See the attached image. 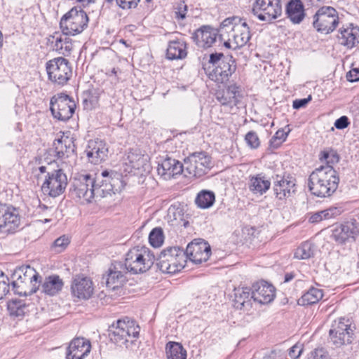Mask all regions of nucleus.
Returning <instances> with one entry per match:
<instances>
[{
	"label": "nucleus",
	"instance_id": "57",
	"mask_svg": "<svg viewBox=\"0 0 359 359\" xmlns=\"http://www.w3.org/2000/svg\"><path fill=\"white\" fill-rule=\"evenodd\" d=\"M346 79L349 82H355L359 81V68H353L346 74Z\"/></svg>",
	"mask_w": 359,
	"mask_h": 359
},
{
	"label": "nucleus",
	"instance_id": "8",
	"mask_svg": "<svg viewBox=\"0 0 359 359\" xmlns=\"http://www.w3.org/2000/svg\"><path fill=\"white\" fill-rule=\"evenodd\" d=\"M312 24L318 32L330 34L339 24L338 13L333 7L323 6L313 15Z\"/></svg>",
	"mask_w": 359,
	"mask_h": 359
},
{
	"label": "nucleus",
	"instance_id": "21",
	"mask_svg": "<svg viewBox=\"0 0 359 359\" xmlns=\"http://www.w3.org/2000/svg\"><path fill=\"white\" fill-rule=\"evenodd\" d=\"M185 171L184 163L167 157L158 163L157 172L158 175L164 180H170L176 175H180Z\"/></svg>",
	"mask_w": 359,
	"mask_h": 359
},
{
	"label": "nucleus",
	"instance_id": "4",
	"mask_svg": "<svg viewBox=\"0 0 359 359\" xmlns=\"http://www.w3.org/2000/svg\"><path fill=\"white\" fill-rule=\"evenodd\" d=\"M95 198H104L120 192L125 187L122 176L113 170H104L93 177Z\"/></svg>",
	"mask_w": 359,
	"mask_h": 359
},
{
	"label": "nucleus",
	"instance_id": "53",
	"mask_svg": "<svg viewBox=\"0 0 359 359\" xmlns=\"http://www.w3.org/2000/svg\"><path fill=\"white\" fill-rule=\"evenodd\" d=\"M302 351L303 348L302 347V345L295 344L290 348L289 356L292 359H297L300 356Z\"/></svg>",
	"mask_w": 359,
	"mask_h": 359
},
{
	"label": "nucleus",
	"instance_id": "16",
	"mask_svg": "<svg viewBox=\"0 0 359 359\" xmlns=\"http://www.w3.org/2000/svg\"><path fill=\"white\" fill-rule=\"evenodd\" d=\"M184 253L186 260L189 259L195 264H201L209 259L211 248L204 240H194L188 244Z\"/></svg>",
	"mask_w": 359,
	"mask_h": 359
},
{
	"label": "nucleus",
	"instance_id": "28",
	"mask_svg": "<svg viewBox=\"0 0 359 359\" xmlns=\"http://www.w3.org/2000/svg\"><path fill=\"white\" fill-rule=\"evenodd\" d=\"M217 30L210 26L204 25L198 29L191 36L197 46L206 48L210 47L216 41Z\"/></svg>",
	"mask_w": 359,
	"mask_h": 359
},
{
	"label": "nucleus",
	"instance_id": "60",
	"mask_svg": "<svg viewBox=\"0 0 359 359\" xmlns=\"http://www.w3.org/2000/svg\"><path fill=\"white\" fill-rule=\"evenodd\" d=\"M289 132L290 130L287 132H285L283 129L278 130L275 135H273L274 140L278 139L279 141H280V142L283 143L286 140Z\"/></svg>",
	"mask_w": 359,
	"mask_h": 359
},
{
	"label": "nucleus",
	"instance_id": "36",
	"mask_svg": "<svg viewBox=\"0 0 359 359\" xmlns=\"http://www.w3.org/2000/svg\"><path fill=\"white\" fill-rule=\"evenodd\" d=\"M29 283L23 275L18 278L15 276V269L11 273V275L5 274L1 271V287H3V293L6 295L10 292L11 285L13 286V288L18 291L20 287H22V284L27 285Z\"/></svg>",
	"mask_w": 359,
	"mask_h": 359
},
{
	"label": "nucleus",
	"instance_id": "22",
	"mask_svg": "<svg viewBox=\"0 0 359 359\" xmlns=\"http://www.w3.org/2000/svg\"><path fill=\"white\" fill-rule=\"evenodd\" d=\"M85 153L90 162L99 164L107 158L108 147L105 142L102 140H90Z\"/></svg>",
	"mask_w": 359,
	"mask_h": 359
},
{
	"label": "nucleus",
	"instance_id": "11",
	"mask_svg": "<svg viewBox=\"0 0 359 359\" xmlns=\"http://www.w3.org/2000/svg\"><path fill=\"white\" fill-rule=\"evenodd\" d=\"M67 184V177L62 169L48 170V176H46L41 191L44 194L55 198L64 193Z\"/></svg>",
	"mask_w": 359,
	"mask_h": 359
},
{
	"label": "nucleus",
	"instance_id": "41",
	"mask_svg": "<svg viewBox=\"0 0 359 359\" xmlns=\"http://www.w3.org/2000/svg\"><path fill=\"white\" fill-rule=\"evenodd\" d=\"M26 309L27 304L24 300L13 299L7 303V310L11 316H23Z\"/></svg>",
	"mask_w": 359,
	"mask_h": 359
},
{
	"label": "nucleus",
	"instance_id": "29",
	"mask_svg": "<svg viewBox=\"0 0 359 359\" xmlns=\"http://www.w3.org/2000/svg\"><path fill=\"white\" fill-rule=\"evenodd\" d=\"M359 233V229L355 222H347L337 226L332 232V238L339 243H344L347 241L355 240Z\"/></svg>",
	"mask_w": 359,
	"mask_h": 359
},
{
	"label": "nucleus",
	"instance_id": "44",
	"mask_svg": "<svg viewBox=\"0 0 359 359\" xmlns=\"http://www.w3.org/2000/svg\"><path fill=\"white\" fill-rule=\"evenodd\" d=\"M315 245L306 241L298 247L294 254V257L298 259H307L314 255Z\"/></svg>",
	"mask_w": 359,
	"mask_h": 359
},
{
	"label": "nucleus",
	"instance_id": "59",
	"mask_svg": "<svg viewBox=\"0 0 359 359\" xmlns=\"http://www.w3.org/2000/svg\"><path fill=\"white\" fill-rule=\"evenodd\" d=\"M264 359H283V354L280 350H273L265 355Z\"/></svg>",
	"mask_w": 359,
	"mask_h": 359
},
{
	"label": "nucleus",
	"instance_id": "34",
	"mask_svg": "<svg viewBox=\"0 0 359 359\" xmlns=\"http://www.w3.org/2000/svg\"><path fill=\"white\" fill-rule=\"evenodd\" d=\"M233 306L237 309H248L252 307V290L248 287L234 289Z\"/></svg>",
	"mask_w": 359,
	"mask_h": 359
},
{
	"label": "nucleus",
	"instance_id": "30",
	"mask_svg": "<svg viewBox=\"0 0 359 359\" xmlns=\"http://www.w3.org/2000/svg\"><path fill=\"white\" fill-rule=\"evenodd\" d=\"M241 96V86L236 83L229 84L225 89L216 93V98L221 104L231 107L238 104Z\"/></svg>",
	"mask_w": 359,
	"mask_h": 359
},
{
	"label": "nucleus",
	"instance_id": "52",
	"mask_svg": "<svg viewBox=\"0 0 359 359\" xmlns=\"http://www.w3.org/2000/svg\"><path fill=\"white\" fill-rule=\"evenodd\" d=\"M312 100L311 95H309L306 98L297 99L293 101L292 107L295 109H299L305 107L308 103Z\"/></svg>",
	"mask_w": 359,
	"mask_h": 359
},
{
	"label": "nucleus",
	"instance_id": "13",
	"mask_svg": "<svg viewBox=\"0 0 359 359\" xmlns=\"http://www.w3.org/2000/svg\"><path fill=\"white\" fill-rule=\"evenodd\" d=\"M48 79L58 85H65L72 76V68L69 61L62 57L49 60L46 63Z\"/></svg>",
	"mask_w": 359,
	"mask_h": 359
},
{
	"label": "nucleus",
	"instance_id": "12",
	"mask_svg": "<svg viewBox=\"0 0 359 359\" xmlns=\"http://www.w3.org/2000/svg\"><path fill=\"white\" fill-rule=\"evenodd\" d=\"M185 172L196 178L205 175L211 168V158L206 152H195L184 158Z\"/></svg>",
	"mask_w": 359,
	"mask_h": 359
},
{
	"label": "nucleus",
	"instance_id": "38",
	"mask_svg": "<svg viewBox=\"0 0 359 359\" xmlns=\"http://www.w3.org/2000/svg\"><path fill=\"white\" fill-rule=\"evenodd\" d=\"M270 186L271 182L262 174H259L250 178L249 189L254 194L262 195L269 189Z\"/></svg>",
	"mask_w": 359,
	"mask_h": 359
},
{
	"label": "nucleus",
	"instance_id": "6",
	"mask_svg": "<svg viewBox=\"0 0 359 359\" xmlns=\"http://www.w3.org/2000/svg\"><path fill=\"white\" fill-rule=\"evenodd\" d=\"M88 17L80 7H74L62 16L60 26L64 35H72L81 33L88 26Z\"/></svg>",
	"mask_w": 359,
	"mask_h": 359
},
{
	"label": "nucleus",
	"instance_id": "26",
	"mask_svg": "<svg viewBox=\"0 0 359 359\" xmlns=\"http://www.w3.org/2000/svg\"><path fill=\"white\" fill-rule=\"evenodd\" d=\"M72 292L74 297L81 299H88L93 294V283L87 277H76L71 285Z\"/></svg>",
	"mask_w": 359,
	"mask_h": 359
},
{
	"label": "nucleus",
	"instance_id": "64",
	"mask_svg": "<svg viewBox=\"0 0 359 359\" xmlns=\"http://www.w3.org/2000/svg\"><path fill=\"white\" fill-rule=\"evenodd\" d=\"M295 275L294 273H287L285 275V278H284V282L285 283H288L290 281H291L294 278Z\"/></svg>",
	"mask_w": 359,
	"mask_h": 359
},
{
	"label": "nucleus",
	"instance_id": "37",
	"mask_svg": "<svg viewBox=\"0 0 359 359\" xmlns=\"http://www.w3.org/2000/svg\"><path fill=\"white\" fill-rule=\"evenodd\" d=\"M187 55V43L182 40L170 41L168 43L166 57L168 59L179 60L185 58Z\"/></svg>",
	"mask_w": 359,
	"mask_h": 359
},
{
	"label": "nucleus",
	"instance_id": "19",
	"mask_svg": "<svg viewBox=\"0 0 359 359\" xmlns=\"http://www.w3.org/2000/svg\"><path fill=\"white\" fill-rule=\"evenodd\" d=\"M75 145L72 138L67 136H62L55 139L53 144V148L48 149L45 155L53 156V158L63 159L68 158L75 151Z\"/></svg>",
	"mask_w": 359,
	"mask_h": 359
},
{
	"label": "nucleus",
	"instance_id": "33",
	"mask_svg": "<svg viewBox=\"0 0 359 359\" xmlns=\"http://www.w3.org/2000/svg\"><path fill=\"white\" fill-rule=\"evenodd\" d=\"M358 36H359V27L350 24L346 28L339 29L337 39L341 45L352 48L359 43Z\"/></svg>",
	"mask_w": 359,
	"mask_h": 359
},
{
	"label": "nucleus",
	"instance_id": "20",
	"mask_svg": "<svg viewBox=\"0 0 359 359\" xmlns=\"http://www.w3.org/2000/svg\"><path fill=\"white\" fill-rule=\"evenodd\" d=\"M123 264L121 262H115L111 264L106 275L102 277V282L105 281L106 285L110 290L118 288L126 280Z\"/></svg>",
	"mask_w": 359,
	"mask_h": 359
},
{
	"label": "nucleus",
	"instance_id": "50",
	"mask_svg": "<svg viewBox=\"0 0 359 359\" xmlns=\"http://www.w3.org/2000/svg\"><path fill=\"white\" fill-rule=\"evenodd\" d=\"M244 20V18H239L237 16H233L230 18H227L222 21L220 25V29H224L226 28H229L232 31L236 26L238 25V23L241 22Z\"/></svg>",
	"mask_w": 359,
	"mask_h": 359
},
{
	"label": "nucleus",
	"instance_id": "51",
	"mask_svg": "<svg viewBox=\"0 0 359 359\" xmlns=\"http://www.w3.org/2000/svg\"><path fill=\"white\" fill-rule=\"evenodd\" d=\"M187 10V6L184 1L178 2L177 6L175 7V18L178 20L185 19Z\"/></svg>",
	"mask_w": 359,
	"mask_h": 359
},
{
	"label": "nucleus",
	"instance_id": "24",
	"mask_svg": "<svg viewBox=\"0 0 359 359\" xmlns=\"http://www.w3.org/2000/svg\"><path fill=\"white\" fill-rule=\"evenodd\" d=\"M148 156L142 154L137 150H130L127 156V158L125 161V169L126 172L128 173L135 172L136 170L139 172L145 171L149 167L147 163Z\"/></svg>",
	"mask_w": 359,
	"mask_h": 359
},
{
	"label": "nucleus",
	"instance_id": "2",
	"mask_svg": "<svg viewBox=\"0 0 359 359\" xmlns=\"http://www.w3.org/2000/svg\"><path fill=\"white\" fill-rule=\"evenodd\" d=\"M207 76L217 83H226L236 70V63L232 56L222 53H211L208 63L203 64Z\"/></svg>",
	"mask_w": 359,
	"mask_h": 359
},
{
	"label": "nucleus",
	"instance_id": "9",
	"mask_svg": "<svg viewBox=\"0 0 359 359\" xmlns=\"http://www.w3.org/2000/svg\"><path fill=\"white\" fill-rule=\"evenodd\" d=\"M76 103L68 95L60 93L50 98V109L53 116L59 121H66L73 116Z\"/></svg>",
	"mask_w": 359,
	"mask_h": 359
},
{
	"label": "nucleus",
	"instance_id": "32",
	"mask_svg": "<svg viewBox=\"0 0 359 359\" xmlns=\"http://www.w3.org/2000/svg\"><path fill=\"white\" fill-rule=\"evenodd\" d=\"M246 18L238 24L232 30V42L235 45L233 49L241 48L245 46L251 38L250 29Z\"/></svg>",
	"mask_w": 359,
	"mask_h": 359
},
{
	"label": "nucleus",
	"instance_id": "48",
	"mask_svg": "<svg viewBox=\"0 0 359 359\" xmlns=\"http://www.w3.org/2000/svg\"><path fill=\"white\" fill-rule=\"evenodd\" d=\"M246 144L251 149H257L260 145L259 138L255 131H249L245 136Z\"/></svg>",
	"mask_w": 359,
	"mask_h": 359
},
{
	"label": "nucleus",
	"instance_id": "62",
	"mask_svg": "<svg viewBox=\"0 0 359 359\" xmlns=\"http://www.w3.org/2000/svg\"><path fill=\"white\" fill-rule=\"evenodd\" d=\"M328 210L330 212V215L331 216L332 218L335 217L341 213V208L337 207H331L328 208Z\"/></svg>",
	"mask_w": 359,
	"mask_h": 359
},
{
	"label": "nucleus",
	"instance_id": "5",
	"mask_svg": "<svg viewBox=\"0 0 359 359\" xmlns=\"http://www.w3.org/2000/svg\"><path fill=\"white\" fill-rule=\"evenodd\" d=\"M157 268L163 273H175L185 266L184 250L179 247H168L156 258Z\"/></svg>",
	"mask_w": 359,
	"mask_h": 359
},
{
	"label": "nucleus",
	"instance_id": "1",
	"mask_svg": "<svg viewBox=\"0 0 359 359\" xmlns=\"http://www.w3.org/2000/svg\"><path fill=\"white\" fill-rule=\"evenodd\" d=\"M339 177L330 165L316 168L309 175L308 187L311 193L320 198L332 196L337 189Z\"/></svg>",
	"mask_w": 359,
	"mask_h": 359
},
{
	"label": "nucleus",
	"instance_id": "39",
	"mask_svg": "<svg viewBox=\"0 0 359 359\" xmlns=\"http://www.w3.org/2000/svg\"><path fill=\"white\" fill-rule=\"evenodd\" d=\"M323 297L320 289L311 287L298 299V304L302 306L311 305L318 303Z\"/></svg>",
	"mask_w": 359,
	"mask_h": 359
},
{
	"label": "nucleus",
	"instance_id": "47",
	"mask_svg": "<svg viewBox=\"0 0 359 359\" xmlns=\"http://www.w3.org/2000/svg\"><path fill=\"white\" fill-rule=\"evenodd\" d=\"M69 243V238L65 235H63L55 240L51 245V249L55 252L60 253L64 251Z\"/></svg>",
	"mask_w": 359,
	"mask_h": 359
},
{
	"label": "nucleus",
	"instance_id": "18",
	"mask_svg": "<svg viewBox=\"0 0 359 359\" xmlns=\"http://www.w3.org/2000/svg\"><path fill=\"white\" fill-rule=\"evenodd\" d=\"M273 180V190L278 200H285L294 193L296 180L294 177L290 175H276Z\"/></svg>",
	"mask_w": 359,
	"mask_h": 359
},
{
	"label": "nucleus",
	"instance_id": "40",
	"mask_svg": "<svg viewBox=\"0 0 359 359\" xmlns=\"http://www.w3.org/2000/svg\"><path fill=\"white\" fill-rule=\"evenodd\" d=\"M165 350L168 359H187V351L178 342L169 341Z\"/></svg>",
	"mask_w": 359,
	"mask_h": 359
},
{
	"label": "nucleus",
	"instance_id": "63",
	"mask_svg": "<svg viewBox=\"0 0 359 359\" xmlns=\"http://www.w3.org/2000/svg\"><path fill=\"white\" fill-rule=\"evenodd\" d=\"M281 144L282 142H280V141H279L278 139H275L274 140V136H273L269 141V146L273 149L278 148Z\"/></svg>",
	"mask_w": 359,
	"mask_h": 359
},
{
	"label": "nucleus",
	"instance_id": "61",
	"mask_svg": "<svg viewBox=\"0 0 359 359\" xmlns=\"http://www.w3.org/2000/svg\"><path fill=\"white\" fill-rule=\"evenodd\" d=\"M324 219V217H323V214H321V211L316 212L313 213L310 217H309V222L311 223H317Z\"/></svg>",
	"mask_w": 359,
	"mask_h": 359
},
{
	"label": "nucleus",
	"instance_id": "42",
	"mask_svg": "<svg viewBox=\"0 0 359 359\" xmlns=\"http://www.w3.org/2000/svg\"><path fill=\"white\" fill-rule=\"evenodd\" d=\"M23 275L26 278L28 283H40L41 276L39 274L34 270V268L30 267L29 266H22L21 267L15 269V276L18 278L20 277V276Z\"/></svg>",
	"mask_w": 359,
	"mask_h": 359
},
{
	"label": "nucleus",
	"instance_id": "55",
	"mask_svg": "<svg viewBox=\"0 0 359 359\" xmlns=\"http://www.w3.org/2000/svg\"><path fill=\"white\" fill-rule=\"evenodd\" d=\"M11 290L13 292V293L15 294H18L20 296H22V295L27 296L28 294H32L34 292H36V287H35V284H34V287L29 292H27L26 290V286L24 285V284H22V287H20L18 289V291H17L15 289H14L13 285H11Z\"/></svg>",
	"mask_w": 359,
	"mask_h": 359
},
{
	"label": "nucleus",
	"instance_id": "7",
	"mask_svg": "<svg viewBox=\"0 0 359 359\" xmlns=\"http://www.w3.org/2000/svg\"><path fill=\"white\" fill-rule=\"evenodd\" d=\"M109 332L111 341L119 346H128L129 341L133 343V339L138 337L140 327L135 325L133 321L118 320L116 325H112L109 327Z\"/></svg>",
	"mask_w": 359,
	"mask_h": 359
},
{
	"label": "nucleus",
	"instance_id": "14",
	"mask_svg": "<svg viewBox=\"0 0 359 359\" xmlns=\"http://www.w3.org/2000/svg\"><path fill=\"white\" fill-rule=\"evenodd\" d=\"M251 12L260 21L275 20L282 13L281 0H256Z\"/></svg>",
	"mask_w": 359,
	"mask_h": 359
},
{
	"label": "nucleus",
	"instance_id": "31",
	"mask_svg": "<svg viewBox=\"0 0 359 359\" xmlns=\"http://www.w3.org/2000/svg\"><path fill=\"white\" fill-rule=\"evenodd\" d=\"M286 18L294 25H299L306 17L304 4L302 0H289L285 5Z\"/></svg>",
	"mask_w": 359,
	"mask_h": 359
},
{
	"label": "nucleus",
	"instance_id": "10",
	"mask_svg": "<svg viewBox=\"0 0 359 359\" xmlns=\"http://www.w3.org/2000/svg\"><path fill=\"white\" fill-rule=\"evenodd\" d=\"M93 177L90 174L79 175L73 178L69 189L72 197L90 203L95 198Z\"/></svg>",
	"mask_w": 359,
	"mask_h": 359
},
{
	"label": "nucleus",
	"instance_id": "25",
	"mask_svg": "<svg viewBox=\"0 0 359 359\" xmlns=\"http://www.w3.org/2000/svg\"><path fill=\"white\" fill-rule=\"evenodd\" d=\"M91 349V345L88 340L83 337H77L70 342L67 354V359H83Z\"/></svg>",
	"mask_w": 359,
	"mask_h": 359
},
{
	"label": "nucleus",
	"instance_id": "15",
	"mask_svg": "<svg viewBox=\"0 0 359 359\" xmlns=\"http://www.w3.org/2000/svg\"><path fill=\"white\" fill-rule=\"evenodd\" d=\"M332 343L337 346L351 344L353 339V330L348 319L344 318L335 320L329 332Z\"/></svg>",
	"mask_w": 359,
	"mask_h": 359
},
{
	"label": "nucleus",
	"instance_id": "56",
	"mask_svg": "<svg viewBox=\"0 0 359 359\" xmlns=\"http://www.w3.org/2000/svg\"><path fill=\"white\" fill-rule=\"evenodd\" d=\"M313 359H329L327 352L323 348H316L312 352Z\"/></svg>",
	"mask_w": 359,
	"mask_h": 359
},
{
	"label": "nucleus",
	"instance_id": "27",
	"mask_svg": "<svg viewBox=\"0 0 359 359\" xmlns=\"http://www.w3.org/2000/svg\"><path fill=\"white\" fill-rule=\"evenodd\" d=\"M67 36L59 33L50 35L48 37V45L59 54L68 56L71 54L73 44L72 39Z\"/></svg>",
	"mask_w": 359,
	"mask_h": 359
},
{
	"label": "nucleus",
	"instance_id": "23",
	"mask_svg": "<svg viewBox=\"0 0 359 359\" xmlns=\"http://www.w3.org/2000/svg\"><path fill=\"white\" fill-rule=\"evenodd\" d=\"M252 290L253 301L260 304L270 303L275 297V287L264 280L255 283Z\"/></svg>",
	"mask_w": 359,
	"mask_h": 359
},
{
	"label": "nucleus",
	"instance_id": "58",
	"mask_svg": "<svg viewBox=\"0 0 359 359\" xmlns=\"http://www.w3.org/2000/svg\"><path fill=\"white\" fill-rule=\"evenodd\" d=\"M44 159H45V161L47 162L48 165V166L41 165L39 168V170L41 173L46 172L47 173L46 176H48V170H54L53 168H50V165L53 162H55V158H48V155H45Z\"/></svg>",
	"mask_w": 359,
	"mask_h": 359
},
{
	"label": "nucleus",
	"instance_id": "43",
	"mask_svg": "<svg viewBox=\"0 0 359 359\" xmlns=\"http://www.w3.org/2000/svg\"><path fill=\"white\" fill-rule=\"evenodd\" d=\"M215 200V196L213 192L203 190L198 194L195 203L201 208H208L213 205Z\"/></svg>",
	"mask_w": 359,
	"mask_h": 359
},
{
	"label": "nucleus",
	"instance_id": "35",
	"mask_svg": "<svg viewBox=\"0 0 359 359\" xmlns=\"http://www.w3.org/2000/svg\"><path fill=\"white\" fill-rule=\"evenodd\" d=\"M64 285L62 280L57 275L46 277L43 283L39 284L36 290L40 289L41 292L48 296H54L62 290Z\"/></svg>",
	"mask_w": 359,
	"mask_h": 359
},
{
	"label": "nucleus",
	"instance_id": "17",
	"mask_svg": "<svg viewBox=\"0 0 359 359\" xmlns=\"http://www.w3.org/2000/svg\"><path fill=\"white\" fill-rule=\"evenodd\" d=\"M1 234L8 235L15 233L20 224V215L18 209L13 206L1 204Z\"/></svg>",
	"mask_w": 359,
	"mask_h": 359
},
{
	"label": "nucleus",
	"instance_id": "49",
	"mask_svg": "<svg viewBox=\"0 0 359 359\" xmlns=\"http://www.w3.org/2000/svg\"><path fill=\"white\" fill-rule=\"evenodd\" d=\"M320 159L321 161L325 160L327 161V165H330L333 168L332 165L339 162V156L335 151H332V152H329L323 151L321 152Z\"/></svg>",
	"mask_w": 359,
	"mask_h": 359
},
{
	"label": "nucleus",
	"instance_id": "45",
	"mask_svg": "<svg viewBox=\"0 0 359 359\" xmlns=\"http://www.w3.org/2000/svg\"><path fill=\"white\" fill-rule=\"evenodd\" d=\"M140 0H104L109 6H117L123 10L135 8Z\"/></svg>",
	"mask_w": 359,
	"mask_h": 359
},
{
	"label": "nucleus",
	"instance_id": "3",
	"mask_svg": "<svg viewBox=\"0 0 359 359\" xmlns=\"http://www.w3.org/2000/svg\"><path fill=\"white\" fill-rule=\"evenodd\" d=\"M156 261V256L148 248L136 246L126 255L124 270L133 274L143 273L149 271Z\"/></svg>",
	"mask_w": 359,
	"mask_h": 359
},
{
	"label": "nucleus",
	"instance_id": "54",
	"mask_svg": "<svg viewBox=\"0 0 359 359\" xmlns=\"http://www.w3.org/2000/svg\"><path fill=\"white\" fill-rule=\"evenodd\" d=\"M350 122L348 118L346 116H342L340 118H337L334 122V126L336 128L342 130L348 126Z\"/></svg>",
	"mask_w": 359,
	"mask_h": 359
},
{
	"label": "nucleus",
	"instance_id": "46",
	"mask_svg": "<svg viewBox=\"0 0 359 359\" xmlns=\"http://www.w3.org/2000/svg\"><path fill=\"white\" fill-rule=\"evenodd\" d=\"M163 232L161 228L156 227L149 235V241L153 247H159L163 242Z\"/></svg>",
	"mask_w": 359,
	"mask_h": 359
}]
</instances>
